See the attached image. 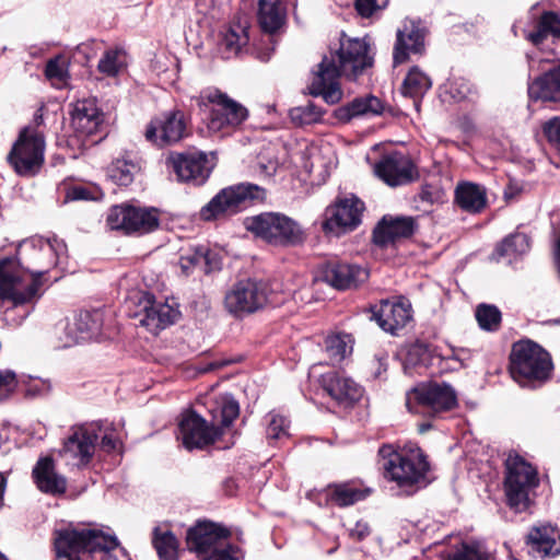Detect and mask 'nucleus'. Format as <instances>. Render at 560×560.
<instances>
[{
    "label": "nucleus",
    "mask_w": 560,
    "mask_h": 560,
    "mask_svg": "<svg viewBox=\"0 0 560 560\" xmlns=\"http://www.w3.org/2000/svg\"><path fill=\"white\" fill-rule=\"evenodd\" d=\"M372 65L370 43L365 38H342L336 57H325L319 63L308 92L322 96L327 104H337L342 98L339 77L355 79Z\"/></svg>",
    "instance_id": "f257e3e1"
},
{
    "label": "nucleus",
    "mask_w": 560,
    "mask_h": 560,
    "mask_svg": "<svg viewBox=\"0 0 560 560\" xmlns=\"http://www.w3.org/2000/svg\"><path fill=\"white\" fill-rule=\"evenodd\" d=\"M210 424L195 411L182 415L178 423V439L187 450L202 448L214 443L240 413L238 402L225 394L208 401Z\"/></svg>",
    "instance_id": "f03ea898"
},
{
    "label": "nucleus",
    "mask_w": 560,
    "mask_h": 560,
    "mask_svg": "<svg viewBox=\"0 0 560 560\" xmlns=\"http://www.w3.org/2000/svg\"><path fill=\"white\" fill-rule=\"evenodd\" d=\"M56 560H117L113 551L118 547L116 537L102 530L68 525L54 532Z\"/></svg>",
    "instance_id": "7ed1b4c3"
},
{
    "label": "nucleus",
    "mask_w": 560,
    "mask_h": 560,
    "mask_svg": "<svg viewBox=\"0 0 560 560\" xmlns=\"http://www.w3.org/2000/svg\"><path fill=\"white\" fill-rule=\"evenodd\" d=\"M378 455L384 477L399 488H420L429 482L430 464L427 455L417 445H408L399 451L392 445H383Z\"/></svg>",
    "instance_id": "20e7f679"
},
{
    "label": "nucleus",
    "mask_w": 560,
    "mask_h": 560,
    "mask_svg": "<svg viewBox=\"0 0 560 560\" xmlns=\"http://www.w3.org/2000/svg\"><path fill=\"white\" fill-rule=\"evenodd\" d=\"M231 532L222 524L198 521L186 534V545L199 560H240L241 550L230 544Z\"/></svg>",
    "instance_id": "39448f33"
},
{
    "label": "nucleus",
    "mask_w": 560,
    "mask_h": 560,
    "mask_svg": "<svg viewBox=\"0 0 560 560\" xmlns=\"http://www.w3.org/2000/svg\"><path fill=\"white\" fill-rule=\"evenodd\" d=\"M42 124V114H36L34 125L21 129L8 154L10 166L20 176L33 177L44 165L46 142L43 131L39 130Z\"/></svg>",
    "instance_id": "423d86ee"
},
{
    "label": "nucleus",
    "mask_w": 560,
    "mask_h": 560,
    "mask_svg": "<svg viewBox=\"0 0 560 560\" xmlns=\"http://www.w3.org/2000/svg\"><path fill=\"white\" fill-rule=\"evenodd\" d=\"M539 485L537 469L517 454L505 460L504 492L506 502L515 512L526 511Z\"/></svg>",
    "instance_id": "0eeeda50"
},
{
    "label": "nucleus",
    "mask_w": 560,
    "mask_h": 560,
    "mask_svg": "<svg viewBox=\"0 0 560 560\" xmlns=\"http://www.w3.org/2000/svg\"><path fill=\"white\" fill-rule=\"evenodd\" d=\"M42 281L15 258L0 260V300L13 305L31 303L40 296Z\"/></svg>",
    "instance_id": "6e6552de"
},
{
    "label": "nucleus",
    "mask_w": 560,
    "mask_h": 560,
    "mask_svg": "<svg viewBox=\"0 0 560 560\" xmlns=\"http://www.w3.org/2000/svg\"><path fill=\"white\" fill-rule=\"evenodd\" d=\"M243 224L256 237L272 245H298L304 241V232L300 224L281 213L265 212L247 217Z\"/></svg>",
    "instance_id": "1a4fd4ad"
},
{
    "label": "nucleus",
    "mask_w": 560,
    "mask_h": 560,
    "mask_svg": "<svg viewBox=\"0 0 560 560\" xmlns=\"http://www.w3.org/2000/svg\"><path fill=\"white\" fill-rule=\"evenodd\" d=\"M551 370V358L539 345L527 340L513 346L510 372L518 384L524 385L530 380H546Z\"/></svg>",
    "instance_id": "9d476101"
},
{
    "label": "nucleus",
    "mask_w": 560,
    "mask_h": 560,
    "mask_svg": "<svg viewBox=\"0 0 560 560\" xmlns=\"http://www.w3.org/2000/svg\"><path fill=\"white\" fill-rule=\"evenodd\" d=\"M265 190L260 186L250 183H241L220 190L200 210L201 219L206 221L217 220L222 217L233 215L253 201L262 200Z\"/></svg>",
    "instance_id": "9b49d317"
},
{
    "label": "nucleus",
    "mask_w": 560,
    "mask_h": 560,
    "mask_svg": "<svg viewBox=\"0 0 560 560\" xmlns=\"http://www.w3.org/2000/svg\"><path fill=\"white\" fill-rule=\"evenodd\" d=\"M19 254L27 262L31 272L42 281L45 273L67 258V245L57 237H32L20 245Z\"/></svg>",
    "instance_id": "f8f14e48"
},
{
    "label": "nucleus",
    "mask_w": 560,
    "mask_h": 560,
    "mask_svg": "<svg viewBox=\"0 0 560 560\" xmlns=\"http://www.w3.org/2000/svg\"><path fill=\"white\" fill-rule=\"evenodd\" d=\"M267 282L258 279H243L234 283L225 293L224 307L235 317H244L264 308L269 299Z\"/></svg>",
    "instance_id": "ddd939ff"
},
{
    "label": "nucleus",
    "mask_w": 560,
    "mask_h": 560,
    "mask_svg": "<svg viewBox=\"0 0 560 560\" xmlns=\"http://www.w3.org/2000/svg\"><path fill=\"white\" fill-rule=\"evenodd\" d=\"M457 405L455 390L447 384H421L407 394L406 406L416 415L434 416Z\"/></svg>",
    "instance_id": "4468645a"
},
{
    "label": "nucleus",
    "mask_w": 560,
    "mask_h": 560,
    "mask_svg": "<svg viewBox=\"0 0 560 560\" xmlns=\"http://www.w3.org/2000/svg\"><path fill=\"white\" fill-rule=\"evenodd\" d=\"M160 224V213L155 208H141L130 205H118L110 208L107 225L112 230H120L126 234H144L154 231Z\"/></svg>",
    "instance_id": "2eb2a0df"
},
{
    "label": "nucleus",
    "mask_w": 560,
    "mask_h": 560,
    "mask_svg": "<svg viewBox=\"0 0 560 560\" xmlns=\"http://www.w3.org/2000/svg\"><path fill=\"white\" fill-rule=\"evenodd\" d=\"M364 203L350 195L338 198L326 208L322 229L326 234L340 236L357 229L362 219Z\"/></svg>",
    "instance_id": "dca6fc26"
},
{
    "label": "nucleus",
    "mask_w": 560,
    "mask_h": 560,
    "mask_svg": "<svg viewBox=\"0 0 560 560\" xmlns=\"http://www.w3.org/2000/svg\"><path fill=\"white\" fill-rule=\"evenodd\" d=\"M213 105L209 119V128L220 131L224 127H236L248 116L247 109L240 103L218 90H208L201 93L200 104Z\"/></svg>",
    "instance_id": "f3484780"
},
{
    "label": "nucleus",
    "mask_w": 560,
    "mask_h": 560,
    "mask_svg": "<svg viewBox=\"0 0 560 560\" xmlns=\"http://www.w3.org/2000/svg\"><path fill=\"white\" fill-rule=\"evenodd\" d=\"M166 165L177 179L192 185H202L209 177L213 164L203 152L171 153Z\"/></svg>",
    "instance_id": "a211bd4d"
},
{
    "label": "nucleus",
    "mask_w": 560,
    "mask_h": 560,
    "mask_svg": "<svg viewBox=\"0 0 560 560\" xmlns=\"http://www.w3.org/2000/svg\"><path fill=\"white\" fill-rule=\"evenodd\" d=\"M373 171L381 180L390 187L406 185L418 176L411 159L399 151L383 154L374 163Z\"/></svg>",
    "instance_id": "6ab92c4d"
},
{
    "label": "nucleus",
    "mask_w": 560,
    "mask_h": 560,
    "mask_svg": "<svg viewBox=\"0 0 560 560\" xmlns=\"http://www.w3.org/2000/svg\"><path fill=\"white\" fill-rule=\"evenodd\" d=\"M139 305L142 308L135 314L139 317V325L154 335L172 325L179 315L177 308L154 300L149 293H139Z\"/></svg>",
    "instance_id": "aec40b11"
},
{
    "label": "nucleus",
    "mask_w": 560,
    "mask_h": 560,
    "mask_svg": "<svg viewBox=\"0 0 560 560\" xmlns=\"http://www.w3.org/2000/svg\"><path fill=\"white\" fill-rule=\"evenodd\" d=\"M371 319L386 332L396 335L412 319L411 304L407 300H382L371 307Z\"/></svg>",
    "instance_id": "412c9836"
},
{
    "label": "nucleus",
    "mask_w": 560,
    "mask_h": 560,
    "mask_svg": "<svg viewBox=\"0 0 560 560\" xmlns=\"http://www.w3.org/2000/svg\"><path fill=\"white\" fill-rule=\"evenodd\" d=\"M185 135V115L180 110L166 113L161 119L152 120L144 133L148 141L159 147L178 142Z\"/></svg>",
    "instance_id": "4be33fe9"
},
{
    "label": "nucleus",
    "mask_w": 560,
    "mask_h": 560,
    "mask_svg": "<svg viewBox=\"0 0 560 560\" xmlns=\"http://www.w3.org/2000/svg\"><path fill=\"white\" fill-rule=\"evenodd\" d=\"M96 441L94 430L80 427L65 441L61 455L73 466L85 467L94 456Z\"/></svg>",
    "instance_id": "5701e85b"
},
{
    "label": "nucleus",
    "mask_w": 560,
    "mask_h": 560,
    "mask_svg": "<svg viewBox=\"0 0 560 560\" xmlns=\"http://www.w3.org/2000/svg\"><path fill=\"white\" fill-rule=\"evenodd\" d=\"M103 114L94 100H80L71 112V126L79 138L95 135L103 124Z\"/></svg>",
    "instance_id": "b1692460"
},
{
    "label": "nucleus",
    "mask_w": 560,
    "mask_h": 560,
    "mask_svg": "<svg viewBox=\"0 0 560 560\" xmlns=\"http://www.w3.org/2000/svg\"><path fill=\"white\" fill-rule=\"evenodd\" d=\"M417 229L412 217H384L373 232L376 245L385 247L400 240L410 237Z\"/></svg>",
    "instance_id": "393cba45"
},
{
    "label": "nucleus",
    "mask_w": 560,
    "mask_h": 560,
    "mask_svg": "<svg viewBox=\"0 0 560 560\" xmlns=\"http://www.w3.org/2000/svg\"><path fill=\"white\" fill-rule=\"evenodd\" d=\"M322 386L325 392L339 405L351 406L362 396V388L353 380L337 372H328L322 376Z\"/></svg>",
    "instance_id": "a878e982"
},
{
    "label": "nucleus",
    "mask_w": 560,
    "mask_h": 560,
    "mask_svg": "<svg viewBox=\"0 0 560 560\" xmlns=\"http://www.w3.org/2000/svg\"><path fill=\"white\" fill-rule=\"evenodd\" d=\"M526 544L537 557H556L560 553V532L550 524L535 526L529 530Z\"/></svg>",
    "instance_id": "bb28decb"
},
{
    "label": "nucleus",
    "mask_w": 560,
    "mask_h": 560,
    "mask_svg": "<svg viewBox=\"0 0 560 560\" xmlns=\"http://www.w3.org/2000/svg\"><path fill=\"white\" fill-rule=\"evenodd\" d=\"M424 49V32L415 24L408 22L397 31V39L394 48V63L405 62L410 54H421Z\"/></svg>",
    "instance_id": "cd10ccee"
},
{
    "label": "nucleus",
    "mask_w": 560,
    "mask_h": 560,
    "mask_svg": "<svg viewBox=\"0 0 560 560\" xmlns=\"http://www.w3.org/2000/svg\"><path fill=\"white\" fill-rule=\"evenodd\" d=\"M324 280L337 289L357 287L368 279V271L350 264H328L323 271Z\"/></svg>",
    "instance_id": "c85d7f7f"
},
{
    "label": "nucleus",
    "mask_w": 560,
    "mask_h": 560,
    "mask_svg": "<svg viewBox=\"0 0 560 560\" xmlns=\"http://www.w3.org/2000/svg\"><path fill=\"white\" fill-rule=\"evenodd\" d=\"M528 95L533 100L560 102V61L528 85Z\"/></svg>",
    "instance_id": "c756f323"
},
{
    "label": "nucleus",
    "mask_w": 560,
    "mask_h": 560,
    "mask_svg": "<svg viewBox=\"0 0 560 560\" xmlns=\"http://www.w3.org/2000/svg\"><path fill=\"white\" fill-rule=\"evenodd\" d=\"M33 477L37 488L45 493L62 494L67 489V480L55 470L50 457L40 458L33 469Z\"/></svg>",
    "instance_id": "7c9ffc66"
},
{
    "label": "nucleus",
    "mask_w": 560,
    "mask_h": 560,
    "mask_svg": "<svg viewBox=\"0 0 560 560\" xmlns=\"http://www.w3.org/2000/svg\"><path fill=\"white\" fill-rule=\"evenodd\" d=\"M455 202L464 211L479 213L487 206L486 188L471 182H460L455 188Z\"/></svg>",
    "instance_id": "2f4dec72"
},
{
    "label": "nucleus",
    "mask_w": 560,
    "mask_h": 560,
    "mask_svg": "<svg viewBox=\"0 0 560 560\" xmlns=\"http://www.w3.org/2000/svg\"><path fill=\"white\" fill-rule=\"evenodd\" d=\"M384 106L380 98L373 95L355 97L350 103L336 109V117L347 122L355 117H371L383 113Z\"/></svg>",
    "instance_id": "473e14b6"
},
{
    "label": "nucleus",
    "mask_w": 560,
    "mask_h": 560,
    "mask_svg": "<svg viewBox=\"0 0 560 560\" xmlns=\"http://www.w3.org/2000/svg\"><path fill=\"white\" fill-rule=\"evenodd\" d=\"M257 16L260 27L266 33L272 34L283 25L285 9L280 0H258Z\"/></svg>",
    "instance_id": "72a5a7b5"
},
{
    "label": "nucleus",
    "mask_w": 560,
    "mask_h": 560,
    "mask_svg": "<svg viewBox=\"0 0 560 560\" xmlns=\"http://www.w3.org/2000/svg\"><path fill=\"white\" fill-rule=\"evenodd\" d=\"M103 324L104 315L101 311L80 312L73 318V328L78 330L82 342L100 337Z\"/></svg>",
    "instance_id": "f704fd0d"
},
{
    "label": "nucleus",
    "mask_w": 560,
    "mask_h": 560,
    "mask_svg": "<svg viewBox=\"0 0 560 560\" xmlns=\"http://www.w3.org/2000/svg\"><path fill=\"white\" fill-rule=\"evenodd\" d=\"M247 20L238 19L231 23L223 37V45L231 54H238L249 42Z\"/></svg>",
    "instance_id": "c9c22d12"
},
{
    "label": "nucleus",
    "mask_w": 560,
    "mask_h": 560,
    "mask_svg": "<svg viewBox=\"0 0 560 560\" xmlns=\"http://www.w3.org/2000/svg\"><path fill=\"white\" fill-rule=\"evenodd\" d=\"M328 498L338 506L352 505L358 501L363 500L369 491L361 489L352 483H337L329 486Z\"/></svg>",
    "instance_id": "e433bc0d"
},
{
    "label": "nucleus",
    "mask_w": 560,
    "mask_h": 560,
    "mask_svg": "<svg viewBox=\"0 0 560 560\" xmlns=\"http://www.w3.org/2000/svg\"><path fill=\"white\" fill-rule=\"evenodd\" d=\"M548 36L560 38V16L551 11L545 12L537 23L536 31L526 35L534 45H539Z\"/></svg>",
    "instance_id": "4c0bfd02"
},
{
    "label": "nucleus",
    "mask_w": 560,
    "mask_h": 560,
    "mask_svg": "<svg viewBox=\"0 0 560 560\" xmlns=\"http://www.w3.org/2000/svg\"><path fill=\"white\" fill-rule=\"evenodd\" d=\"M352 338L348 334H335L325 339V352L330 364L341 362L352 351Z\"/></svg>",
    "instance_id": "58836bf2"
},
{
    "label": "nucleus",
    "mask_w": 560,
    "mask_h": 560,
    "mask_svg": "<svg viewBox=\"0 0 560 560\" xmlns=\"http://www.w3.org/2000/svg\"><path fill=\"white\" fill-rule=\"evenodd\" d=\"M127 63L124 49L110 48L98 60L97 70L106 77H116L127 68Z\"/></svg>",
    "instance_id": "ea45409f"
},
{
    "label": "nucleus",
    "mask_w": 560,
    "mask_h": 560,
    "mask_svg": "<svg viewBox=\"0 0 560 560\" xmlns=\"http://www.w3.org/2000/svg\"><path fill=\"white\" fill-rule=\"evenodd\" d=\"M153 546L162 560H176L178 542L174 534L160 526L153 530Z\"/></svg>",
    "instance_id": "a19ab883"
},
{
    "label": "nucleus",
    "mask_w": 560,
    "mask_h": 560,
    "mask_svg": "<svg viewBox=\"0 0 560 560\" xmlns=\"http://www.w3.org/2000/svg\"><path fill=\"white\" fill-rule=\"evenodd\" d=\"M432 81L427 73L413 67L407 73L402 83V93L410 97H421L431 88Z\"/></svg>",
    "instance_id": "79ce46f5"
},
{
    "label": "nucleus",
    "mask_w": 560,
    "mask_h": 560,
    "mask_svg": "<svg viewBox=\"0 0 560 560\" xmlns=\"http://www.w3.org/2000/svg\"><path fill=\"white\" fill-rule=\"evenodd\" d=\"M210 252L200 246L190 248L183 253L179 258V267L185 276H188L195 268L200 267L205 272H209Z\"/></svg>",
    "instance_id": "37998d69"
},
{
    "label": "nucleus",
    "mask_w": 560,
    "mask_h": 560,
    "mask_svg": "<svg viewBox=\"0 0 560 560\" xmlns=\"http://www.w3.org/2000/svg\"><path fill=\"white\" fill-rule=\"evenodd\" d=\"M530 247L529 238L526 234L515 233L506 238L497 247L495 255L499 258L508 257L510 260L528 252Z\"/></svg>",
    "instance_id": "c03bdc74"
},
{
    "label": "nucleus",
    "mask_w": 560,
    "mask_h": 560,
    "mask_svg": "<svg viewBox=\"0 0 560 560\" xmlns=\"http://www.w3.org/2000/svg\"><path fill=\"white\" fill-rule=\"evenodd\" d=\"M444 560H488V553L481 542L463 541L446 553Z\"/></svg>",
    "instance_id": "a18cd8bd"
},
{
    "label": "nucleus",
    "mask_w": 560,
    "mask_h": 560,
    "mask_svg": "<svg viewBox=\"0 0 560 560\" xmlns=\"http://www.w3.org/2000/svg\"><path fill=\"white\" fill-rule=\"evenodd\" d=\"M137 165L125 159L115 160L108 167V177L119 186L132 183Z\"/></svg>",
    "instance_id": "49530a36"
},
{
    "label": "nucleus",
    "mask_w": 560,
    "mask_h": 560,
    "mask_svg": "<svg viewBox=\"0 0 560 560\" xmlns=\"http://www.w3.org/2000/svg\"><path fill=\"white\" fill-rule=\"evenodd\" d=\"M324 112L313 103L290 109L289 116L298 126L312 125L322 120Z\"/></svg>",
    "instance_id": "de8ad7c7"
},
{
    "label": "nucleus",
    "mask_w": 560,
    "mask_h": 560,
    "mask_svg": "<svg viewBox=\"0 0 560 560\" xmlns=\"http://www.w3.org/2000/svg\"><path fill=\"white\" fill-rule=\"evenodd\" d=\"M476 319L481 329L495 331L501 324V312L494 305L480 304L475 312Z\"/></svg>",
    "instance_id": "09e8293b"
},
{
    "label": "nucleus",
    "mask_w": 560,
    "mask_h": 560,
    "mask_svg": "<svg viewBox=\"0 0 560 560\" xmlns=\"http://www.w3.org/2000/svg\"><path fill=\"white\" fill-rule=\"evenodd\" d=\"M54 336L59 348H69L82 342L78 330L73 328V322L60 320L54 328Z\"/></svg>",
    "instance_id": "8fccbe9b"
},
{
    "label": "nucleus",
    "mask_w": 560,
    "mask_h": 560,
    "mask_svg": "<svg viewBox=\"0 0 560 560\" xmlns=\"http://www.w3.org/2000/svg\"><path fill=\"white\" fill-rule=\"evenodd\" d=\"M288 427L289 421L284 417L273 412L269 413L267 424V438L269 440H280L282 438H288Z\"/></svg>",
    "instance_id": "3c124183"
},
{
    "label": "nucleus",
    "mask_w": 560,
    "mask_h": 560,
    "mask_svg": "<svg viewBox=\"0 0 560 560\" xmlns=\"http://www.w3.org/2000/svg\"><path fill=\"white\" fill-rule=\"evenodd\" d=\"M279 167V161L270 151L261 152L257 158L255 172L265 178L273 176Z\"/></svg>",
    "instance_id": "603ef678"
},
{
    "label": "nucleus",
    "mask_w": 560,
    "mask_h": 560,
    "mask_svg": "<svg viewBox=\"0 0 560 560\" xmlns=\"http://www.w3.org/2000/svg\"><path fill=\"white\" fill-rule=\"evenodd\" d=\"M51 389V384L48 380L40 377H28L24 382V392L27 397H40L47 395Z\"/></svg>",
    "instance_id": "864d4df0"
},
{
    "label": "nucleus",
    "mask_w": 560,
    "mask_h": 560,
    "mask_svg": "<svg viewBox=\"0 0 560 560\" xmlns=\"http://www.w3.org/2000/svg\"><path fill=\"white\" fill-rule=\"evenodd\" d=\"M542 132L549 144L560 154V118L547 120L542 125Z\"/></svg>",
    "instance_id": "5fc2aeb1"
},
{
    "label": "nucleus",
    "mask_w": 560,
    "mask_h": 560,
    "mask_svg": "<svg viewBox=\"0 0 560 560\" xmlns=\"http://www.w3.org/2000/svg\"><path fill=\"white\" fill-rule=\"evenodd\" d=\"M446 91L451 94V96L460 101L466 98L471 92L470 83L464 78H454L448 81L446 84Z\"/></svg>",
    "instance_id": "6e6d98bb"
},
{
    "label": "nucleus",
    "mask_w": 560,
    "mask_h": 560,
    "mask_svg": "<svg viewBox=\"0 0 560 560\" xmlns=\"http://www.w3.org/2000/svg\"><path fill=\"white\" fill-rule=\"evenodd\" d=\"M389 0H355V9L362 18H370L385 9Z\"/></svg>",
    "instance_id": "4d7b16f0"
},
{
    "label": "nucleus",
    "mask_w": 560,
    "mask_h": 560,
    "mask_svg": "<svg viewBox=\"0 0 560 560\" xmlns=\"http://www.w3.org/2000/svg\"><path fill=\"white\" fill-rule=\"evenodd\" d=\"M16 386V376L12 371H0V400L8 398Z\"/></svg>",
    "instance_id": "13d9d810"
},
{
    "label": "nucleus",
    "mask_w": 560,
    "mask_h": 560,
    "mask_svg": "<svg viewBox=\"0 0 560 560\" xmlns=\"http://www.w3.org/2000/svg\"><path fill=\"white\" fill-rule=\"evenodd\" d=\"M45 73L47 78L58 81H65L67 77V70L63 63L58 59H52L47 62Z\"/></svg>",
    "instance_id": "bf43d9fd"
},
{
    "label": "nucleus",
    "mask_w": 560,
    "mask_h": 560,
    "mask_svg": "<svg viewBox=\"0 0 560 560\" xmlns=\"http://www.w3.org/2000/svg\"><path fill=\"white\" fill-rule=\"evenodd\" d=\"M94 198L89 188L80 185L70 187L66 192V201L91 200Z\"/></svg>",
    "instance_id": "052dcab7"
},
{
    "label": "nucleus",
    "mask_w": 560,
    "mask_h": 560,
    "mask_svg": "<svg viewBox=\"0 0 560 560\" xmlns=\"http://www.w3.org/2000/svg\"><path fill=\"white\" fill-rule=\"evenodd\" d=\"M102 448L106 452H112L118 448L119 440L110 434H105L102 439Z\"/></svg>",
    "instance_id": "680f3d73"
},
{
    "label": "nucleus",
    "mask_w": 560,
    "mask_h": 560,
    "mask_svg": "<svg viewBox=\"0 0 560 560\" xmlns=\"http://www.w3.org/2000/svg\"><path fill=\"white\" fill-rule=\"evenodd\" d=\"M164 57H155L152 61H151V69L156 72L158 74L164 72L166 70V65L164 62Z\"/></svg>",
    "instance_id": "e2e57ef3"
},
{
    "label": "nucleus",
    "mask_w": 560,
    "mask_h": 560,
    "mask_svg": "<svg viewBox=\"0 0 560 560\" xmlns=\"http://www.w3.org/2000/svg\"><path fill=\"white\" fill-rule=\"evenodd\" d=\"M7 488V478L4 474L0 472V509L3 505V495Z\"/></svg>",
    "instance_id": "0e129e2a"
},
{
    "label": "nucleus",
    "mask_w": 560,
    "mask_h": 560,
    "mask_svg": "<svg viewBox=\"0 0 560 560\" xmlns=\"http://www.w3.org/2000/svg\"><path fill=\"white\" fill-rule=\"evenodd\" d=\"M420 351H421V349H420L419 347H415V348L410 349V351H409V353H408V361H409L410 363L416 364V362H413V361H412V355H413V354H418Z\"/></svg>",
    "instance_id": "69168bd1"
},
{
    "label": "nucleus",
    "mask_w": 560,
    "mask_h": 560,
    "mask_svg": "<svg viewBox=\"0 0 560 560\" xmlns=\"http://www.w3.org/2000/svg\"><path fill=\"white\" fill-rule=\"evenodd\" d=\"M304 168L308 172V173H312L313 172V168H314V163H305L304 164Z\"/></svg>",
    "instance_id": "338daca9"
}]
</instances>
